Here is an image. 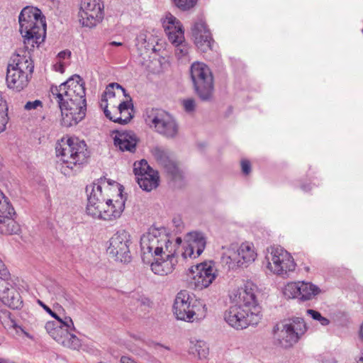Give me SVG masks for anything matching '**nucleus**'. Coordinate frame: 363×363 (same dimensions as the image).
<instances>
[{"label": "nucleus", "instance_id": "obj_1", "mask_svg": "<svg viewBox=\"0 0 363 363\" xmlns=\"http://www.w3.org/2000/svg\"><path fill=\"white\" fill-rule=\"evenodd\" d=\"M52 99L61 111V124L71 127L81 121L86 114L84 83L79 75H73L60 86L50 89Z\"/></svg>", "mask_w": 363, "mask_h": 363}, {"label": "nucleus", "instance_id": "obj_2", "mask_svg": "<svg viewBox=\"0 0 363 363\" xmlns=\"http://www.w3.org/2000/svg\"><path fill=\"white\" fill-rule=\"evenodd\" d=\"M18 22L19 30L27 51L30 52L35 46L38 47L44 41L46 23L40 9L33 6L25 7L20 13Z\"/></svg>", "mask_w": 363, "mask_h": 363}, {"label": "nucleus", "instance_id": "obj_3", "mask_svg": "<svg viewBox=\"0 0 363 363\" xmlns=\"http://www.w3.org/2000/svg\"><path fill=\"white\" fill-rule=\"evenodd\" d=\"M38 303L52 318L55 321H48L45 328L48 333L60 345L71 350H79L82 346L81 340L74 333L77 330L72 319L69 316L60 317L53 312L42 301Z\"/></svg>", "mask_w": 363, "mask_h": 363}, {"label": "nucleus", "instance_id": "obj_4", "mask_svg": "<svg viewBox=\"0 0 363 363\" xmlns=\"http://www.w3.org/2000/svg\"><path fill=\"white\" fill-rule=\"evenodd\" d=\"M55 150L57 157L62 162V169L65 174H69V170L79 171L89 157L86 143L76 138L62 139L57 143Z\"/></svg>", "mask_w": 363, "mask_h": 363}, {"label": "nucleus", "instance_id": "obj_5", "mask_svg": "<svg viewBox=\"0 0 363 363\" xmlns=\"http://www.w3.org/2000/svg\"><path fill=\"white\" fill-rule=\"evenodd\" d=\"M7 68L6 83L10 89L21 91L28 84L34 69L30 52L20 51L11 58Z\"/></svg>", "mask_w": 363, "mask_h": 363}, {"label": "nucleus", "instance_id": "obj_6", "mask_svg": "<svg viewBox=\"0 0 363 363\" xmlns=\"http://www.w3.org/2000/svg\"><path fill=\"white\" fill-rule=\"evenodd\" d=\"M308 326L303 318L294 317L273 328V343L281 349L294 347L305 335Z\"/></svg>", "mask_w": 363, "mask_h": 363}, {"label": "nucleus", "instance_id": "obj_7", "mask_svg": "<svg viewBox=\"0 0 363 363\" xmlns=\"http://www.w3.org/2000/svg\"><path fill=\"white\" fill-rule=\"evenodd\" d=\"M111 182L106 178H101L98 182H94L91 185L86 186L88 194V201L86 208V213L94 218L109 219L113 214L110 215L106 211L105 206L108 198L107 191L109 189Z\"/></svg>", "mask_w": 363, "mask_h": 363}, {"label": "nucleus", "instance_id": "obj_8", "mask_svg": "<svg viewBox=\"0 0 363 363\" xmlns=\"http://www.w3.org/2000/svg\"><path fill=\"white\" fill-rule=\"evenodd\" d=\"M182 242L181 238H177L175 243H173L164 228H151L140 238V247L143 254L158 256L177 250V245Z\"/></svg>", "mask_w": 363, "mask_h": 363}, {"label": "nucleus", "instance_id": "obj_9", "mask_svg": "<svg viewBox=\"0 0 363 363\" xmlns=\"http://www.w3.org/2000/svg\"><path fill=\"white\" fill-rule=\"evenodd\" d=\"M190 299L187 291H181L177 294L173 305V312L177 319L193 323L205 318L207 311L206 305L200 302L191 304Z\"/></svg>", "mask_w": 363, "mask_h": 363}, {"label": "nucleus", "instance_id": "obj_10", "mask_svg": "<svg viewBox=\"0 0 363 363\" xmlns=\"http://www.w3.org/2000/svg\"><path fill=\"white\" fill-rule=\"evenodd\" d=\"M191 78L196 94L203 101H211L213 94V77L209 67L204 63L196 62L191 66Z\"/></svg>", "mask_w": 363, "mask_h": 363}, {"label": "nucleus", "instance_id": "obj_11", "mask_svg": "<svg viewBox=\"0 0 363 363\" xmlns=\"http://www.w3.org/2000/svg\"><path fill=\"white\" fill-rule=\"evenodd\" d=\"M145 120L148 125L166 138H174L178 133V125L174 119L162 109L147 108Z\"/></svg>", "mask_w": 363, "mask_h": 363}, {"label": "nucleus", "instance_id": "obj_12", "mask_svg": "<svg viewBox=\"0 0 363 363\" xmlns=\"http://www.w3.org/2000/svg\"><path fill=\"white\" fill-rule=\"evenodd\" d=\"M262 319V314L257 311L233 304L224 313L225 321L236 330H242L250 325H257Z\"/></svg>", "mask_w": 363, "mask_h": 363}, {"label": "nucleus", "instance_id": "obj_13", "mask_svg": "<svg viewBox=\"0 0 363 363\" xmlns=\"http://www.w3.org/2000/svg\"><path fill=\"white\" fill-rule=\"evenodd\" d=\"M265 259L267 268L274 274L284 276L293 272L296 267L291 254L282 247L268 248Z\"/></svg>", "mask_w": 363, "mask_h": 363}, {"label": "nucleus", "instance_id": "obj_14", "mask_svg": "<svg viewBox=\"0 0 363 363\" xmlns=\"http://www.w3.org/2000/svg\"><path fill=\"white\" fill-rule=\"evenodd\" d=\"M131 244L130 233L125 230H119L110 238L107 252L115 260L128 263L131 260Z\"/></svg>", "mask_w": 363, "mask_h": 363}, {"label": "nucleus", "instance_id": "obj_15", "mask_svg": "<svg viewBox=\"0 0 363 363\" xmlns=\"http://www.w3.org/2000/svg\"><path fill=\"white\" fill-rule=\"evenodd\" d=\"M257 257L253 243L250 242H242L238 248L237 251L228 250L223 257V262L228 265L230 269H235L238 267H247L252 263Z\"/></svg>", "mask_w": 363, "mask_h": 363}, {"label": "nucleus", "instance_id": "obj_16", "mask_svg": "<svg viewBox=\"0 0 363 363\" xmlns=\"http://www.w3.org/2000/svg\"><path fill=\"white\" fill-rule=\"evenodd\" d=\"M102 0H81L78 13L79 23L83 27L94 28L104 18Z\"/></svg>", "mask_w": 363, "mask_h": 363}, {"label": "nucleus", "instance_id": "obj_17", "mask_svg": "<svg viewBox=\"0 0 363 363\" xmlns=\"http://www.w3.org/2000/svg\"><path fill=\"white\" fill-rule=\"evenodd\" d=\"M191 285L196 289L207 288L215 280L217 274L212 262H204L190 269Z\"/></svg>", "mask_w": 363, "mask_h": 363}, {"label": "nucleus", "instance_id": "obj_18", "mask_svg": "<svg viewBox=\"0 0 363 363\" xmlns=\"http://www.w3.org/2000/svg\"><path fill=\"white\" fill-rule=\"evenodd\" d=\"M257 287L252 282L247 281L244 286L234 291L230 295V299L236 305L249 308L252 312L257 311L261 313L257 304L256 292Z\"/></svg>", "mask_w": 363, "mask_h": 363}, {"label": "nucleus", "instance_id": "obj_19", "mask_svg": "<svg viewBox=\"0 0 363 363\" xmlns=\"http://www.w3.org/2000/svg\"><path fill=\"white\" fill-rule=\"evenodd\" d=\"M133 170L138 184L143 190L151 191L159 185L157 172L151 168L146 160L135 162Z\"/></svg>", "mask_w": 363, "mask_h": 363}, {"label": "nucleus", "instance_id": "obj_20", "mask_svg": "<svg viewBox=\"0 0 363 363\" xmlns=\"http://www.w3.org/2000/svg\"><path fill=\"white\" fill-rule=\"evenodd\" d=\"M206 240L203 233L199 232L188 233L184 237V251L182 254L184 259H195L203 252Z\"/></svg>", "mask_w": 363, "mask_h": 363}, {"label": "nucleus", "instance_id": "obj_21", "mask_svg": "<svg viewBox=\"0 0 363 363\" xmlns=\"http://www.w3.org/2000/svg\"><path fill=\"white\" fill-rule=\"evenodd\" d=\"M191 33L196 47L202 52L212 50L214 40L205 21L197 19L191 27Z\"/></svg>", "mask_w": 363, "mask_h": 363}, {"label": "nucleus", "instance_id": "obj_22", "mask_svg": "<svg viewBox=\"0 0 363 363\" xmlns=\"http://www.w3.org/2000/svg\"><path fill=\"white\" fill-rule=\"evenodd\" d=\"M176 250L158 255L159 257L150 265L152 272L160 276H165L173 272L177 263L174 256Z\"/></svg>", "mask_w": 363, "mask_h": 363}, {"label": "nucleus", "instance_id": "obj_23", "mask_svg": "<svg viewBox=\"0 0 363 363\" xmlns=\"http://www.w3.org/2000/svg\"><path fill=\"white\" fill-rule=\"evenodd\" d=\"M111 186H112L111 191L118 192V196H120V199H116L113 202V199L107 198L105 209L107 213L113 214V216L109 219H104V220H113L120 218L125 208V200L122 196V186L114 181L111 182Z\"/></svg>", "mask_w": 363, "mask_h": 363}, {"label": "nucleus", "instance_id": "obj_24", "mask_svg": "<svg viewBox=\"0 0 363 363\" xmlns=\"http://www.w3.org/2000/svg\"><path fill=\"white\" fill-rule=\"evenodd\" d=\"M162 26L170 42H177L184 38V29L181 22L172 14H166Z\"/></svg>", "mask_w": 363, "mask_h": 363}, {"label": "nucleus", "instance_id": "obj_25", "mask_svg": "<svg viewBox=\"0 0 363 363\" xmlns=\"http://www.w3.org/2000/svg\"><path fill=\"white\" fill-rule=\"evenodd\" d=\"M113 139L114 145L121 151H135L138 139L133 131H117Z\"/></svg>", "mask_w": 363, "mask_h": 363}, {"label": "nucleus", "instance_id": "obj_26", "mask_svg": "<svg viewBox=\"0 0 363 363\" xmlns=\"http://www.w3.org/2000/svg\"><path fill=\"white\" fill-rule=\"evenodd\" d=\"M1 298L5 305L12 309H20L23 306V301L19 292L13 287L5 286L1 294Z\"/></svg>", "mask_w": 363, "mask_h": 363}, {"label": "nucleus", "instance_id": "obj_27", "mask_svg": "<svg viewBox=\"0 0 363 363\" xmlns=\"http://www.w3.org/2000/svg\"><path fill=\"white\" fill-rule=\"evenodd\" d=\"M133 106L131 99L121 102L116 110L118 123L126 124L133 117Z\"/></svg>", "mask_w": 363, "mask_h": 363}, {"label": "nucleus", "instance_id": "obj_28", "mask_svg": "<svg viewBox=\"0 0 363 363\" xmlns=\"http://www.w3.org/2000/svg\"><path fill=\"white\" fill-rule=\"evenodd\" d=\"M320 291V289L316 285L310 282L300 281V299L311 300Z\"/></svg>", "mask_w": 363, "mask_h": 363}, {"label": "nucleus", "instance_id": "obj_29", "mask_svg": "<svg viewBox=\"0 0 363 363\" xmlns=\"http://www.w3.org/2000/svg\"><path fill=\"white\" fill-rule=\"evenodd\" d=\"M189 349L190 352L199 359H205L208 355V347L202 340H191Z\"/></svg>", "mask_w": 363, "mask_h": 363}, {"label": "nucleus", "instance_id": "obj_30", "mask_svg": "<svg viewBox=\"0 0 363 363\" xmlns=\"http://www.w3.org/2000/svg\"><path fill=\"white\" fill-rule=\"evenodd\" d=\"M152 154L157 162L162 167L171 161L169 152L162 147H155L152 150Z\"/></svg>", "mask_w": 363, "mask_h": 363}, {"label": "nucleus", "instance_id": "obj_31", "mask_svg": "<svg viewBox=\"0 0 363 363\" xmlns=\"http://www.w3.org/2000/svg\"><path fill=\"white\" fill-rule=\"evenodd\" d=\"M9 121L8 107L5 100L0 96V133H3Z\"/></svg>", "mask_w": 363, "mask_h": 363}, {"label": "nucleus", "instance_id": "obj_32", "mask_svg": "<svg viewBox=\"0 0 363 363\" xmlns=\"http://www.w3.org/2000/svg\"><path fill=\"white\" fill-rule=\"evenodd\" d=\"M284 294L288 298H300V281L286 284L284 289Z\"/></svg>", "mask_w": 363, "mask_h": 363}, {"label": "nucleus", "instance_id": "obj_33", "mask_svg": "<svg viewBox=\"0 0 363 363\" xmlns=\"http://www.w3.org/2000/svg\"><path fill=\"white\" fill-rule=\"evenodd\" d=\"M6 225H4L1 228V233L6 235H12L17 234L20 231L19 225L12 218V216L10 218H6Z\"/></svg>", "mask_w": 363, "mask_h": 363}, {"label": "nucleus", "instance_id": "obj_34", "mask_svg": "<svg viewBox=\"0 0 363 363\" xmlns=\"http://www.w3.org/2000/svg\"><path fill=\"white\" fill-rule=\"evenodd\" d=\"M171 43L175 46V55L178 58L180 59L187 56L189 47L184 38L182 40H177V42Z\"/></svg>", "mask_w": 363, "mask_h": 363}, {"label": "nucleus", "instance_id": "obj_35", "mask_svg": "<svg viewBox=\"0 0 363 363\" xmlns=\"http://www.w3.org/2000/svg\"><path fill=\"white\" fill-rule=\"evenodd\" d=\"M164 169L167 173L171 176L172 179H180L182 177V173L173 160L164 165Z\"/></svg>", "mask_w": 363, "mask_h": 363}, {"label": "nucleus", "instance_id": "obj_36", "mask_svg": "<svg viewBox=\"0 0 363 363\" xmlns=\"http://www.w3.org/2000/svg\"><path fill=\"white\" fill-rule=\"evenodd\" d=\"M198 0H172L174 5L179 9L186 11L193 9Z\"/></svg>", "mask_w": 363, "mask_h": 363}, {"label": "nucleus", "instance_id": "obj_37", "mask_svg": "<svg viewBox=\"0 0 363 363\" xmlns=\"http://www.w3.org/2000/svg\"><path fill=\"white\" fill-rule=\"evenodd\" d=\"M14 212V208L10 203L9 199L0 189V213H11Z\"/></svg>", "mask_w": 363, "mask_h": 363}, {"label": "nucleus", "instance_id": "obj_38", "mask_svg": "<svg viewBox=\"0 0 363 363\" xmlns=\"http://www.w3.org/2000/svg\"><path fill=\"white\" fill-rule=\"evenodd\" d=\"M306 313L311 315V317L313 320H318L320 323V324L323 326H326L330 324V320L328 318L322 316L320 313H319L317 311L313 309H308L306 311Z\"/></svg>", "mask_w": 363, "mask_h": 363}, {"label": "nucleus", "instance_id": "obj_39", "mask_svg": "<svg viewBox=\"0 0 363 363\" xmlns=\"http://www.w3.org/2000/svg\"><path fill=\"white\" fill-rule=\"evenodd\" d=\"M136 46L138 49H141L143 48L147 49L149 45L147 44V35L145 33H141L137 36Z\"/></svg>", "mask_w": 363, "mask_h": 363}, {"label": "nucleus", "instance_id": "obj_40", "mask_svg": "<svg viewBox=\"0 0 363 363\" xmlns=\"http://www.w3.org/2000/svg\"><path fill=\"white\" fill-rule=\"evenodd\" d=\"M184 110L188 113H192L195 110L196 102L193 99H187L183 101Z\"/></svg>", "mask_w": 363, "mask_h": 363}, {"label": "nucleus", "instance_id": "obj_41", "mask_svg": "<svg viewBox=\"0 0 363 363\" xmlns=\"http://www.w3.org/2000/svg\"><path fill=\"white\" fill-rule=\"evenodd\" d=\"M42 106V101H40V100H35L33 101H28L25 106H24V108L26 110H33V109H36L38 107H41Z\"/></svg>", "mask_w": 363, "mask_h": 363}, {"label": "nucleus", "instance_id": "obj_42", "mask_svg": "<svg viewBox=\"0 0 363 363\" xmlns=\"http://www.w3.org/2000/svg\"><path fill=\"white\" fill-rule=\"evenodd\" d=\"M106 118H108L110 121H112L115 123H118V116L116 112L114 114H112L109 110H108V104H105L104 111Z\"/></svg>", "mask_w": 363, "mask_h": 363}, {"label": "nucleus", "instance_id": "obj_43", "mask_svg": "<svg viewBox=\"0 0 363 363\" xmlns=\"http://www.w3.org/2000/svg\"><path fill=\"white\" fill-rule=\"evenodd\" d=\"M241 167L243 174H248L251 172V164L250 161L244 160L241 162Z\"/></svg>", "mask_w": 363, "mask_h": 363}, {"label": "nucleus", "instance_id": "obj_44", "mask_svg": "<svg viewBox=\"0 0 363 363\" xmlns=\"http://www.w3.org/2000/svg\"><path fill=\"white\" fill-rule=\"evenodd\" d=\"M116 95L114 89H113V86H110L109 84L106 86V91L104 92V97L108 96L109 98H113Z\"/></svg>", "mask_w": 363, "mask_h": 363}, {"label": "nucleus", "instance_id": "obj_45", "mask_svg": "<svg viewBox=\"0 0 363 363\" xmlns=\"http://www.w3.org/2000/svg\"><path fill=\"white\" fill-rule=\"evenodd\" d=\"M109 85L110 86H113V89L114 90L116 89L118 91H121L123 94L124 96H127L126 95L125 89L123 87H122L119 84H118V83H111Z\"/></svg>", "mask_w": 363, "mask_h": 363}, {"label": "nucleus", "instance_id": "obj_46", "mask_svg": "<svg viewBox=\"0 0 363 363\" xmlns=\"http://www.w3.org/2000/svg\"><path fill=\"white\" fill-rule=\"evenodd\" d=\"M71 55V52L68 50L61 51L58 53L57 57L60 60L61 59H65L66 57H69Z\"/></svg>", "mask_w": 363, "mask_h": 363}, {"label": "nucleus", "instance_id": "obj_47", "mask_svg": "<svg viewBox=\"0 0 363 363\" xmlns=\"http://www.w3.org/2000/svg\"><path fill=\"white\" fill-rule=\"evenodd\" d=\"M54 67L56 71L60 72L61 73L64 72V65L60 61L56 62V64L54 65Z\"/></svg>", "mask_w": 363, "mask_h": 363}, {"label": "nucleus", "instance_id": "obj_48", "mask_svg": "<svg viewBox=\"0 0 363 363\" xmlns=\"http://www.w3.org/2000/svg\"><path fill=\"white\" fill-rule=\"evenodd\" d=\"M121 363H136L133 359L126 357L123 356L121 358Z\"/></svg>", "mask_w": 363, "mask_h": 363}, {"label": "nucleus", "instance_id": "obj_49", "mask_svg": "<svg viewBox=\"0 0 363 363\" xmlns=\"http://www.w3.org/2000/svg\"><path fill=\"white\" fill-rule=\"evenodd\" d=\"M105 104H107V99L105 98L104 96H102L101 99V102H100V106L104 110Z\"/></svg>", "mask_w": 363, "mask_h": 363}, {"label": "nucleus", "instance_id": "obj_50", "mask_svg": "<svg viewBox=\"0 0 363 363\" xmlns=\"http://www.w3.org/2000/svg\"><path fill=\"white\" fill-rule=\"evenodd\" d=\"M359 337H360L361 342H363V322H362V324L361 325V329H360V333H359Z\"/></svg>", "mask_w": 363, "mask_h": 363}, {"label": "nucleus", "instance_id": "obj_51", "mask_svg": "<svg viewBox=\"0 0 363 363\" xmlns=\"http://www.w3.org/2000/svg\"><path fill=\"white\" fill-rule=\"evenodd\" d=\"M109 45L113 46H121L123 43L120 42L112 41L109 43Z\"/></svg>", "mask_w": 363, "mask_h": 363}, {"label": "nucleus", "instance_id": "obj_52", "mask_svg": "<svg viewBox=\"0 0 363 363\" xmlns=\"http://www.w3.org/2000/svg\"><path fill=\"white\" fill-rule=\"evenodd\" d=\"M361 343H362V352L361 356L357 359L358 363H363V342H361Z\"/></svg>", "mask_w": 363, "mask_h": 363}, {"label": "nucleus", "instance_id": "obj_53", "mask_svg": "<svg viewBox=\"0 0 363 363\" xmlns=\"http://www.w3.org/2000/svg\"><path fill=\"white\" fill-rule=\"evenodd\" d=\"M0 363H13V362H10L9 359L0 358Z\"/></svg>", "mask_w": 363, "mask_h": 363}, {"label": "nucleus", "instance_id": "obj_54", "mask_svg": "<svg viewBox=\"0 0 363 363\" xmlns=\"http://www.w3.org/2000/svg\"><path fill=\"white\" fill-rule=\"evenodd\" d=\"M23 334L27 337H28L29 339H33V336L31 335H30L28 333L24 331L23 330H22Z\"/></svg>", "mask_w": 363, "mask_h": 363}, {"label": "nucleus", "instance_id": "obj_55", "mask_svg": "<svg viewBox=\"0 0 363 363\" xmlns=\"http://www.w3.org/2000/svg\"><path fill=\"white\" fill-rule=\"evenodd\" d=\"M302 189L305 191H306V187L304 186H302Z\"/></svg>", "mask_w": 363, "mask_h": 363}, {"label": "nucleus", "instance_id": "obj_56", "mask_svg": "<svg viewBox=\"0 0 363 363\" xmlns=\"http://www.w3.org/2000/svg\"><path fill=\"white\" fill-rule=\"evenodd\" d=\"M99 363H105V362H99Z\"/></svg>", "mask_w": 363, "mask_h": 363}]
</instances>
